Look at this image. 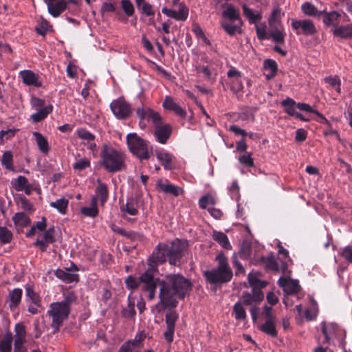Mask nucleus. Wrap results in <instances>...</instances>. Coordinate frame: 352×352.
I'll list each match as a JSON object with an SVG mask.
<instances>
[{"label": "nucleus", "mask_w": 352, "mask_h": 352, "mask_svg": "<svg viewBox=\"0 0 352 352\" xmlns=\"http://www.w3.org/2000/svg\"><path fill=\"white\" fill-rule=\"evenodd\" d=\"M160 286L159 298L160 301L155 305L153 309L161 313L168 307H176L178 301L177 296L184 299L188 296L192 287L190 279L185 278L181 274H169L159 282Z\"/></svg>", "instance_id": "nucleus-1"}, {"label": "nucleus", "mask_w": 352, "mask_h": 352, "mask_svg": "<svg viewBox=\"0 0 352 352\" xmlns=\"http://www.w3.org/2000/svg\"><path fill=\"white\" fill-rule=\"evenodd\" d=\"M187 247L185 241L176 239L170 243H160L153 251L147 260V264L157 268L160 264H163L168 260L170 265H178L184 256V252Z\"/></svg>", "instance_id": "nucleus-2"}, {"label": "nucleus", "mask_w": 352, "mask_h": 352, "mask_svg": "<svg viewBox=\"0 0 352 352\" xmlns=\"http://www.w3.org/2000/svg\"><path fill=\"white\" fill-rule=\"evenodd\" d=\"M76 299V294L69 292L65 295L63 300L50 304L47 313L52 318V327L54 329V333L58 331L63 321L68 318L71 306Z\"/></svg>", "instance_id": "nucleus-3"}, {"label": "nucleus", "mask_w": 352, "mask_h": 352, "mask_svg": "<svg viewBox=\"0 0 352 352\" xmlns=\"http://www.w3.org/2000/svg\"><path fill=\"white\" fill-rule=\"evenodd\" d=\"M215 261L218 262L217 267L204 271L203 276L208 283L216 287L230 282L233 273L229 266L228 259L223 254H219Z\"/></svg>", "instance_id": "nucleus-4"}, {"label": "nucleus", "mask_w": 352, "mask_h": 352, "mask_svg": "<svg viewBox=\"0 0 352 352\" xmlns=\"http://www.w3.org/2000/svg\"><path fill=\"white\" fill-rule=\"evenodd\" d=\"M126 155L120 150L107 144H104L100 151V164L108 173H116L124 169Z\"/></svg>", "instance_id": "nucleus-5"}, {"label": "nucleus", "mask_w": 352, "mask_h": 352, "mask_svg": "<svg viewBox=\"0 0 352 352\" xmlns=\"http://www.w3.org/2000/svg\"><path fill=\"white\" fill-rule=\"evenodd\" d=\"M126 143L130 152L140 161L148 160L153 154L151 143L136 133H131L126 135Z\"/></svg>", "instance_id": "nucleus-6"}, {"label": "nucleus", "mask_w": 352, "mask_h": 352, "mask_svg": "<svg viewBox=\"0 0 352 352\" xmlns=\"http://www.w3.org/2000/svg\"><path fill=\"white\" fill-rule=\"evenodd\" d=\"M110 109L118 120H126L132 113V107L122 97L113 100L110 104Z\"/></svg>", "instance_id": "nucleus-7"}, {"label": "nucleus", "mask_w": 352, "mask_h": 352, "mask_svg": "<svg viewBox=\"0 0 352 352\" xmlns=\"http://www.w3.org/2000/svg\"><path fill=\"white\" fill-rule=\"evenodd\" d=\"M291 26L297 35L314 36L317 32L316 27L311 19H292Z\"/></svg>", "instance_id": "nucleus-8"}, {"label": "nucleus", "mask_w": 352, "mask_h": 352, "mask_svg": "<svg viewBox=\"0 0 352 352\" xmlns=\"http://www.w3.org/2000/svg\"><path fill=\"white\" fill-rule=\"evenodd\" d=\"M178 319L179 314L175 310L170 311L166 314L165 322L166 329L163 333V336L168 344H171L174 340L175 324Z\"/></svg>", "instance_id": "nucleus-9"}, {"label": "nucleus", "mask_w": 352, "mask_h": 352, "mask_svg": "<svg viewBox=\"0 0 352 352\" xmlns=\"http://www.w3.org/2000/svg\"><path fill=\"white\" fill-rule=\"evenodd\" d=\"M14 351L13 352H27V349L24 346L26 342V331L23 323H16L14 326Z\"/></svg>", "instance_id": "nucleus-10"}, {"label": "nucleus", "mask_w": 352, "mask_h": 352, "mask_svg": "<svg viewBox=\"0 0 352 352\" xmlns=\"http://www.w3.org/2000/svg\"><path fill=\"white\" fill-rule=\"evenodd\" d=\"M19 76L22 79L23 84L28 86H33L34 87H41L43 82L40 76L30 69H25L19 72Z\"/></svg>", "instance_id": "nucleus-11"}, {"label": "nucleus", "mask_w": 352, "mask_h": 352, "mask_svg": "<svg viewBox=\"0 0 352 352\" xmlns=\"http://www.w3.org/2000/svg\"><path fill=\"white\" fill-rule=\"evenodd\" d=\"M172 133V127L170 124L157 125L153 135L155 140L160 144H164L167 142Z\"/></svg>", "instance_id": "nucleus-12"}, {"label": "nucleus", "mask_w": 352, "mask_h": 352, "mask_svg": "<svg viewBox=\"0 0 352 352\" xmlns=\"http://www.w3.org/2000/svg\"><path fill=\"white\" fill-rule=\"evenodd\" d=\"M45 0V3L47 6L48 12L54 17L59 16L61 13L66 9L67 2L65 0Z\"/></svg>", "instance_id": "nucleus-13"}, {"label": "nucleus", "mask_w": 352, "mask_h": 352, "mask_svg": "<svg viewBox=\"0 0 352 352\" xmlns=\"http://www.w3.org/2000/svg\"><path fill=\"white\" fill-rule=\"evenodd\" d=\"M12 187L16 191H24L28 195H30L32 190V186L29 184L28 179L23 175H19L11 181Z\"/></svg>", "instance_id": "nucleus-14"}, {"label": "nucleus", "mask_w": 352, "mask_h": 352, "mask_svg": "<svg viewBox=\"0 0 352 352\" xmlns=\"http://www.w3.org/2000/svg\"><path fill=\"white\" fill-rule=\"evenodd\" d=\"M163 107L167 110L173 111L177 116L182 118L186 117V111L170 96L165 97Z\"/></svg>", "instance_id": "nucleus-15"}, {"label": "nucleus", "mask_w": 352, "mask_h": 352, "mask_svg": "<svg viewBox=\"0 0 352 352\" xmlns=\"http://www.w3.org/2000/svg\"><path fill=\"white\" fill-rule=\"evenodd\" d=\"M157 271L154 265L148 264V269L140 276V283L142 284V287H148L151 285H157L154 279V273Z\"/></svg>", "instance_id": "nucleus-16"}, {"label": "nucleus", "mask_w": 352, "mask_h": 352, "mask_svg": "<svg viewBox=\"0 0 352 352\" xmlns=\"http://www.w3.org/2000/svg\"><path fill=\"white\" fill-rule=\"evenodd\" d=\"M248 283L252 288V292H263L262 289L265 288L268 282L258 278V273L250 272L248 275Z\"/></svg>", "instance_id": "nucleus-17"}, {"label": "nucleus", "mask_w": 352, "mask_h": 352, "mask_svg": "<svg viewBox=\"0 0 352 352\" xmlns=\"http://www.w3.org/2000/svg\"><path fill=\"white\" fill-rule=\"evenodd\" d=\"M23 291L20 288H15L9 292L7 303L11 311H14L20 304L22 298Z\"/></svg>", "instance_id": "nucleus-18"}, {"label": "nucleus", "mask_w": 352, "mask_h": 352, "mask_svg": "<svg viewBox=\"0 0 352 352\" xmlns=\"http://www.w3.org/2000/svg\"><path fill=\"white\" fill-rule=\"evenodd\" d=\"M155 155L164 169L171 170L173 168L172 162L174 157L172 154L164 150H157Z\"/></svg>", "instance_id": "nucleus-19"}, {"label": "nucleus", "mask_w": 352, "mask_h": 352, "mask_svg": "<svg viewBox=\"0 0 352 352\" xmlns=\"http://www.w3.org/2000/svg\"><path fill=\"white\" fill-rule=\"evenodd\" d=\"M157 186L164 193L170 194L174 197H178L184 192L183 188L170 182L162 183V182H160L157 183Z\"/></svg>", "instance_id": "nucleus-20"}, {"label": "nucleus", "mask_w": 352, "mask_h": 352, "mask_svg": "<svg viewBox=\"0 0 352 352\" xmlns=\"http://www.w3.org/2000/svg\"><path fill=\"white\" fill-rule=\"evenodd\" d=\"M264 298L263 292H252L250 294L248 292H244L242 294L241 300L242 304L245 305H252L254 303L260 302Z\"/></svg>", "instance_id": "nucleus-21"}, {"label": "nucleus", "mask_w": 352, "mask_h": 352, "mask_svg": "<svg viewBox=\"0 0 352 352\" xmlns=\"http://www.w3.org/2000/svg\"><path fill=\"white\" fill-rule=\"evenodd\" d=\"M332 32L336 37L342 39H352V23L346 25L337 26Z\"/></svg>", "instance_id": "nucleus-22"}, {"label": "nucleus", "mask_w": 352, "mask_h": 352, "mask_svg": "<svg viewBox=\"0 0 352 352\" xmlns=\"http://www.w3.org/2000/svg\"><path fill=\"white\" fill-rule=\"evenodd\" d=\"M301 10L305 15L313 17H320L324 13V10H318L312 3L309 1H306L301 5Z\"/></svg>", "instance_id": "nucleus-23"}, {"label": "nucleus", "mask_w": 352, "mask_h": 352, "mask_svg": "<svg viewBox=\"0 0 352 352\" xmlns=\"http://www.w3.org/2000/svg\"><path fill=\"white\" fill-rule=\"evenodd\" d=\"M36 111V112L32 114L30 116L31 120L34 123L39 122L46 118L47 116L52 112L53 106L52 104H48L43 108Z\"/></svg>", "instance_id": "nucleus-24"}, {"label": "nucleus", "mask_w": 352, "mask_h": 352, "mask_svg": "<svg viewBox=\"0 0 352 352\" xmlns=\"http://www.w3.org/2000/svg\"><path fill=\"white\" fill-rule=\"evenodd\" d=\"M52 30V25L43 16H40L37 20V25L35 27L36 32L41 36H45Z\"/></svg>", "instance_id": "nucleus-25"}, {"label": "nucleus", "mask_w": 352, "mask_h": 352, "mask_svg": "<svg viewBox=\"0 0 352 352\" xmlns=\"http://www.w3.org/2000/svg\"><path fill=\"white\" fill-rule=\"evenodd\" d=\"M14 336L11 331L7 330L5 332L3 338L0 341V351L1 352H11L12 343Z\"/></svg>", "instance_id": "nucleus-26"}, {"label": "nucleus", "mask_w": 352, "mask_h": 352, "mask_svg": "<svg viewBox=\"0 0 352 352\" xmlns=\"http://www.w3.org/2000/svg\"><path fill=\"white\" fill-rule=\"evenodd\" d=\"M56 276L66 283H71L78 281V276L76 274L70 273L61 269H58L55 272Z\"/></svg>", "instance_id": "nucleus-27"}, {"label": "nucleus", "mask_w": 352, "mask_h": 352, "mask_svg": "<svg viewBox=\"0 0 352 352\" xmlns=\"http://www.w3.org/2000/svg\"><path fill=\"white\" fill-rule=\"evenodd\" d=\"M32 135L35 138L39 150L44 154L48 153L50 146L47 140L38 131H34Z\"/></svg>", "instance_id": "nucleus-28"}, {"label": "nucleus", "mask_w": 352, "mask_h": 352, "mask_svg": "<svg viewBox=\"0 0 352 352\" xmlns=\"http://www.w3.org/2000/svg\"><path fill=\"white\" fill-rule=\"evenodd\" d=\"M232 22L223 21L221 22V27L225 32L230 36H233L236 33H241L242 24L237 22L236 24H232Z\"/></svg>", "instance_id": "nucleus-29"}, {"label": "nucleus", "mask_w": 352, "mask_h": 352, "mask_svg": "<svg viewBox=\"0 0 352 352\" xmlns=\"http://www.w3.org/2000/svg\"><path fill=\"white\" fill-rule=\"evenodd\" d=\"M98 199L96 196H93L91 199L90 207H82L80 210L82 214L85 217H96L98 214L97 208Z\"/></svg>", "instance_id": "nucleus-30"}, {"label": "nucleus", "mask_w": 352, "mask_h": 352, "mask_svg": "<svg viewBox=\"0 0 352 352\" xmlns=\"http://www.w3.org/2000/svg\"><path fill=\"white\" fill-rule=\"evenodd\" d=\"M222 15L223 17L228 19L230 22L237 21L243 24V21L240 17L239 12L231 5L228 6L227 8L223 10Z\"/></svg>", "instance_id": "nucleus-31"}, {"label": "nucleus", "mask_w": 352, "mask_h": 352, "mask_svg": "<svg viewBox=\"0 0 352 352\" xmlns=\"http://www.w3.org/2000/svg\"><path fill=\"white\" fill-rule=\"evenodd\" d=\"M12 219L16 227H27L31 223L30 218L23 212L15 213Z\"/></svg>", "instance_id": "nucleus-32"}, {"label": "nucleus", "mask_w": 352, "mask_h": 352, "mask_svg": "<svg viewBox=\"0 0 352 352\" xmlns=\"http://www.w3.org/2000/svg\"><path fill=\"white\" fill-rule=\"evenodd\" d=\"M323 19L322 22L325 26H336L338 24V20L340 16V14L336 11H331L327 12L324 10V13L322 14Z\"/></svg>", "instance_id": "nucleus-33"}, {"label": "nucleus", "mask_w": 352, "mask_h": 352, "mask_svg": "<svg viewBox=\"0 0 352 352\" xmlns=\"http://www.w3.org/2000/svg\"><path fill=\"white\" fill-rule=\"evenodd\" d=\"M243 14L247 18L250 23L257 25V23L261 19L262 16L260 13H255L251 8H248L245 4L242 6Z\"/></svg>", "instance_id": "nucleus-34"}, {"label": "nucleus", "mask_w": 352, "mask_h": 352, "mask_svg": "<svg viewBox=\"0 0 352 352\" xmlns=\"http://www.w3.org/2000/svg\"><path fill=\"white\" fill-rule=\"evenodd\" d=\"M98 186L96 188V194L100 197V203L104 205L109 198V190L106 184L97 180Z\"/></svg>", "instance_id": "nucleus-35"}, {"label": "nucleus", "mask_w": 352, "mask_h": 352, "mask_svg": "<svg viewBox=\"0 0 352 352\" xmlns=\"http://www.w3.org/2000/svg\"><path fill=\"white\" fill-rule=\"evenodd\" d=\"M212 238L223 248L227 250L232 248L228 236L223 232L214 231L212 234Z\"/></svg>", "instance_id": "nucleus-36"}, {"label": "nucleus", "mask_w": 352, "mask_h": 352, "mask_svg": "<svg viewBox=\"0 0 352 352\" xmlns=\"http://www.w3.org/2000/svg\"><path fill=\"white\" fill-rule=\"evenodd\" d=\"M121 212H122V217L126 219V214L129 215L135 216L138 213V208L133 202V201L128 200L125 205L120 207Z\"/></svg>", "instance_id": "nucleus-37"}, {"label": "nucleus", "mask_w": 352, "mask_h": 352, "mask_svg": "<svg viewBox=\"0 0 352 352\" xmlns=\"http://www.w3.org/2000/svg\"><path fill=\"white\" fill-rule=\"evenodd\" d=\"M263 68L267 71H270V74L266 75L267 79H270L276 76L278 67L275 60L272 59H267L263 63Z\"/></svg>", "instance_id": "nucleus-38"}, {"label": "nucleus", "mask_w": 352, "mask_h": 352, "mask_svg": "<svg viewBox=\"0 0 352 352\" xmlns=\"http://www.w3.org/2000/svg\"><path fill=\"white\" fill-rule=\"evenodd\" d=\"M275 323L276 322L265 321L261 325L260 330L267 335L276 338L278 335V332L276 329Z\"/></svg>", "instance_id": "nucleus-39"}, {"label": "nucleus", "mask_w": 352, "mask_h": 352, "mask_svg": "<svg viewBox=\"0 0 352 352\" xmlns=\"http://www.w3.org/2000/svg\"><path fill=\"white\" fill-rule=\"evenodd\" d=\"M281 105L284 107L285 111L289 116H294L296 113V102L290 98H287L281 102Z\"/></svg>", "instance_id": "nucleus-40"}, {"label": "nucleus", "mask_w": 352, "mask_h": 352, "mask_svg": "<svg viewBox=\"0 0 352 352\" xmlns=\"http://www.w3.org/2000/svg\"><path fill=\"white\" fill-rule=\"evenodd\" d=\"M140 12L147 16H149L148 24L150 25H155V21L153 19L155 15V11L153 9L152 5L148 3H144L140 10H139Z\"/></svg>", "instance_id": "nucleus-41"}, {"label": "nucleus", "mask_w": 352, "mask_h": 352, "mask_svg": "<svg viewBox=\"0 0 352 352\" xmlns=\"http://www.w3.org/2000/svg\"><path fill=\"white\" fill-rule=\"evenodd\" d=\"M69 201L65 198L56 199L55 201L50 202V206L56 208L60 213L65 214L67 211Z\"/></svg>", "instance_id": "nucleus-42"}, {"label": "nucleus", "mask_w": 352, "mask_h": 352, "mask_svg": "<svg viewBox=\"0 0 352 352\" xmlns=\"http://www.w3.org/2000/svg\"><path fill=\"white\" fill-rule=\"evenodd\" d=\"M135 302L129 295L128 297V305L122 309V314L124 317L131 318L135 316Z\"/></svg>", "instance_id": "nucleus-43"}, {"label": "nucleus", "mask_w": 352, "mask_h": 352, "mask_svg": "<svg viewBox=\"0 0 352 352\" xmlns=\"http://www.w3.org/2000/svg\"><path fill=\"white\" fill-rule=\"evenodd\" d=\"M322 333L324 336L325 342L330 344L331 339L335 334L336 326L333 324L326 325L325 322L322 323Z\"/></svg>", "instance_id": "nucleus-44"}, {"label": "nucleus", "mask_w": 352, "mask_h": 352, "mask_svg": "<svg viewBox=\"0 0 352 352\" xmlns=\"http://www.w3.org/2000/svg\"><path fill=\"white\" fill-rule=\"evenodd\" d=\"M331 88L334 89L338 94L341 93V80L338 76H329L324 78Z\"/></svg>", "instance_id": "nucleus-45"}, {"label": "nucleus", "mask_w": 352, "mask_h": 352, "mask_svg": "<svg viewBox=\"0 0 352 352\" xmlns=\"http://www.w3.org/2000/svg\"><path fill=\"white\" fill-rule=\"evenodd\" d=\"M1 163L7 170H13V155L11 151H7L3 153Z\"/></svg>", "instance_id": "nucleus-46"}, {"label": "nucleus", "mask_w": 352, "mask_h": 352, "mask_svg": "<svg viewBox=\"0 0 352 352\" xmlns=\"http://www.w3.org/2000/svg\"><path fill=\"white\" fill-rule=\"evenodd\" d=\"M216 204V199L215 197L210 195L207 194L203 197H201L199 200V206L201 209H206L208 206H214Z\"/></svg>", "instance_id": "nucleus-47"}, {"label": "nucleus", "mask_w": 352, "mask_h": 352, "mask_svg": "<svg viewBox=\"0 0 352 352\" xmlns=\"http://www.w3.org/2000/svg\"><path fill=\"white\" fill-rule=\"evenodd\" d=\"M13 238L12 232L5 226H0V242L2 244L10 243Z\"/></svg>", "instance_id": "nucleus-48"}, {"label": "nucleus", "mask_w": 352, "mask_h": 352, "mask_svg": "<svg viewBox=\"0 0 352 352\" xmlns=\"http://www.w3.org/2000/svg\"><path fill=\"white\" fill-rule=\"evenodd\" d=\"M146 121H151L155 126L162 124V117L157 112L151 108H147V118Z\"/></svg>", "instance_id": "nucleus-49"}, {"label": "nucleus", "mask_w": 352, "mask_h": 352, "mask_svg": "<svg viewBox=\"0 0 352 352\" xmlns=\"http://www.w3.org/2000/svg\"><path fill=\"white\" fill-rule=\"evenodd\" d=\"M261 260L265 263V267L267 269H270L276 272L279 271L278 264L273 256H270L267 258L262 256Z\"/></svg>", "instance_id": "nucleus-50"}, {"label": "nucleus", "mask_w": 352, "mask_h": 352, "mask_svg": "<svg viewBox=\"0 0 352 352\" xmlns=\"http://www.w3.org/2000/svg\"><path fill=\"white\" fill-rule=\"evenodd\" d=\"M25 292H26V297L28 298V300L30 301L32 303H33L36 307L40 306V298L38 295L34 292L32 288L30 287H25Z\"/></svg>", "instance_id": "nucleus-51"}, {"label": "nucleus", "mask_w": 352, "mask_h": 352, "mask_svg": "<svg viewBox=\"0 0 352 352\" xmlns=\"http://www.w3.org/2000/svg\"><path fill=\"white\" fill-rule=\"evenodd\" d=\"M137 116L139 118V124L142 129L146 126V118H147V108H144L143 106L138 107L136 110Z\"/></svg>", "instance_id": "nucleus-52"}, {"label": "nucleus", "mask_w": 352, "mask_h": 352, "mask_svg": "<svg viewBox=\"0 0 352 352\" xmlns=\"http://www.w3.org/2000/svg\"><path fill=\"white\" fill-rule=\"evenodd\" d=\"M233 314L236 320H244L246 318V313L241 302H236L233 307Z\"/></svg>", "instance_id": "nucleus-53"}, {"label": "nucleus", "mask_w": 352, "mask_h": 352, "mask_svg": "<svg viewBox=\"0 0 352 352\" xmlns=\"http://www.w3.org/2000/svg\"><path fill=\"white\" fill-rule=\"evenodd\" d=\"M261 315L265 318V321L276 322V317L273 314V308L271 306L265 305Z\"/></svg>", "instance_id": "nucleus-54"}, {"label": "nucleus", "mask_w": 352, "mask_h": 352, "mask_svg": "<svg viewBox=\"0 0 352 352\" xmlns=\"http://www.w3.org/2000/svg\"><path fill=\"white\" fill-rule=\"evenodd\" d=\"M196 71L197 72H201L204 74L205 78L210 80L212 78V75L216 76V71L210 68L208 65L207 66H197Z\"/></svg>", "instance_id": "nucleus-55"}, {"label": "nucleus", "mask_w": 352, "mask_h": 352, "mask_svg": "<svg viewBox=\"0 0 352 352\" xmlns=\"http://www.w3.org/2000/svg\"><path fill=\"white\" fill-rule=\"evenodd\" d=\"M120 6L124 12L127 16H131L135 12V8L130 0H122Z\"/></svg>", "instance_id": "nucleus-56"}, {"label": "nucleus", "mask_w": 352, "mask_h": 352, "mask_svg": "<svg viewBox=\"0 0 352 352\" xmlns=\"http://www.w3.org/2000/svg\"><path fill=\"white\" fill-rule=\"evenodd\" d=\"M176 20L186 21L188 16V8L184 3H180L178 11H176Z\"/></svg>", "instance_id": "nucleus-57"}, {"label": "nucleus", "mask_w": 352, "mask_h": 352, "mask_svg": "<svg viewBox=\"0 0 352 352\" xmlns=\"http://www.w3.org/2000/svg\"><path fill=\"white\" fill-rule=\"evenodd\" d=\"M91 165L90 160L86 157L81 158L77 160L74 164L73 168L75 170H82Z\"/></svg>", "instance_id": "nucleus-58"}, {"label": "nucleus", "mask_w": 352, "mask_h": 352, "mask_svg": "<svg viewBox=\"0 0 352 352\" xmlns=\"http://www.w3.org/2000/svg\"><path fill=\"white\" fill-rule=\"evenodd\" d=\"M300 289V286L299 285L298 280L289 279V283L285 291L289 294H297L299 292Z\"/></svg>", "instance_id": "nucleus-59"}, {"label": "nucleus", "mask_w": 352, "mask_h": 352, "mask_svg": "<svg viewBox=\"0 0 352 352\" xmlns=\"http://www.w3.org/2000/svg\"><path fill=\"white\" fill-rule=\"evenodd\" d=\"M78 136L87 142L94 141L95 135L85 129H79L76 131Z\"/></svg>", "instance_id": "nucleus-60"}, {"label": "nucleus", "mask_w": 352, "mask_h": 352, "mask_svg": "<svg viewBox=\"0 0 352 352\" xmlns=\"http://www.w3.org/2000/svg\"><path fill=\"white\" fill-rule=\"evenodd\" d=\"M17 129H10L8 130H2L0 131V141L1 143L5 140H8L15 135Z\"/></svg>", "instance_id": "nucleus-61"}, {"label": "nucleus", "mask_w": 352, "mask_h": 352, "mask_svg": "<svg viewBox=\"0 0 352 352\" xmlns=\"http://www.w3.org/2000/svg\"><path fill=\"white\" fill-rule=\"evenodd\" d=\"M270 35L274 41L279 43L280 44H284L285 34L283 30L277 29L276 30L272 31Z\"/></svg>", "instance_id": "nucleus-62"}, {"label": "nucleus", "mask_w": 352, "mask_h": 352, "mask_svg": "<svg viewBox=\"0 0 352 352\" xmlns=\"http://www.w3.org/2000/svg\"><path fill=\"white\" fill-rule=\"evenodd\" d=\"M239 160L241 164L248 167L254 166V160L251 156V153H244L239 157Z\"/></svg>", "instance_id": "nucleus-63"}, {"label": "nucleus", "mask_w": 352, "mask_h": 352, "mask_svg": "<svg viewBox=\"0 0 352 352\" xmlns=\"http://www.w3.org/2000/svg\"><path fill=\"white\" fill-rule=\"evenodd\" d=\"M340 254L349 263H352V246L348 245L342 249Z\"/></svg>", "instance_id": "nucleus-64"}]
</instances>
